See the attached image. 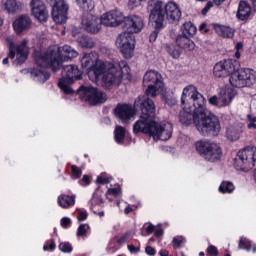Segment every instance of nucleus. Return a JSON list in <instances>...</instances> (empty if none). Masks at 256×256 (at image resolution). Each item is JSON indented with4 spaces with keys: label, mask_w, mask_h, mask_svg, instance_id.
Wrapping results in <instances>:
<instances>
[{
    "label": "nucleus",
    "mask_w": 256,
    "mask_h": 256,
    "mask_svg": "<svg viewBox=\"0 0 256 256\" xmlns=\"http://www.w3.org/2000/svg\"><path fill=\"white\" fill-rule=\"evenodd\" d=\"M151 95H143L136 98L135 109L141 111L140 119L134 124L133 132L146 133L153 137L154 141H169L173 135V125L171 123L155 122V102L150 99Z\"/></svg>",
    "instance_id": "1"
},
{
    "label": "nucleus",
    "mask_w": 256,
    "mask_h": 256,
    "mask_svg": "<svg viewBox=\"0 0 256 256\" xmlns=\"http://www.w3.org/2000/svg\"><path fill=\"white\" fill-rule=\"evenodd\" d=\"M61 75L58 81V87L66 95L76 93L79 99L86 101L89 105H99V103H105L107 101V94L95 87L81 85L76 91L69 87V85H73L75 81L83 77V72L79 70L77 65H62Z\"/></svg>",
    "instance_id": "2"
},
{
    "label": "nucleus",
    "mask_w": 256,
    "mask_h": 256,
    "mask_svg": "<svg viewBox=\"0 0 256 256\" xmlns=\"http://www.w3.org/2000/svg\"><path fill=\"white\" fill-rule=\"evenodd\" d=\"M79 55L75 49L69 45L63 47L51 46L44 53L40 51H34L33 57L36 65L45 69L49 67L52 71H59L63 61L69 59H75Z\"/></svg>",
    "instance_id": "3"
},
{
    "label": "nucleus",
    "mask_w": 256,
    "mask_h": 256,
    "mask_svg": "<svg viewBox=\"0 0 256 256\" xmlns=\"http://www.w3.org/2000/svg\"><path fill=\"white\" fill-rule=\"evenodd\" d=\"M181 103L184 105L186 111L194 113V117H198L205 113V111H209V109L205 107V97H203L202 94L197 91V87L193 85L184 88Z\"/></svg>",
    "instance_id": "4"
},
{
    "label": "nucleus",
    "mask_w": 256,
    "mask_h": 256,
    "mask_svg": "<svg viewBox=\"0 0 256 256\" xmlns=\"http://www.w3.org/2000/svg\"><path fill=\"white\" fill-rule=\"evenodd\" d=\"M194 125L202 135H211L212 137H217L221 132V123L219 122V118L206 110L202 114L194 117Z\"/></svg>",
    "instance_id": "5"
},
{
    "label": "nucleus",
    "mask_w": 256,
    "mask_h": 256,
    "mask_svg": "<svg viewBox=\"0 0 256 256\" xmlns=\"http://www.w3.org/2000/svg\"><path fill=\"white\" fill-rule=\"evenodd\" d=\"M256 161V147L248 146L237 153L234 159V167L237 171H250L255 167Z\"/></svg>",
    "instance_id": "6"
},
{
    "label": "nucleus",
    "mask_w": 256,
    "mask_h": 256,
    "mask_svg": "<svg viewBox=\"0 0 256 256\" xmlns=\"http://www.w3.org/2000/svg\"><path fill=\"white\" fill-rule=\"evenodd\" d=\"M230 84L232 87H237L241 89L243 87H251L255 85L256 76L253 73V70L249 68H242L239 67L231 74L229 78Z\"/></svg>",
    "instance_id": "7"
},
{
    "label": "nucleus",
    "mask_w": 256,
    "mask_h": 256,
    "mask_svg": "<svg viewBox=\"0 0 256 256\" xmlns=\"http://www.w3.org/2000/svg\"><path fill=\"white\" fill-rule=\"evenodd\" d=\"M196 151L206 159V161H219L223 152L217 143L211 141H198L196 143Z\"/></svg>",
    "instance_id": "8"
},
{
    "label": "nucleus",
    "mask_w": 256,
    "mask_h": 256,
    "mask_svg": "<svg viewBox=\"0 0 256 256\" xmlns=\"http://www.w3.org/2000/svg\"><path fill=\"white\" fill-rule=\"evenodd\" d=\"M149 23L154 26V29H163L165 27V10L163 8V1L149 0L148 1Z\"/></svg>",
    "instance_id": "9"
},
{
    "label": "nucleus",
    "mask_w": 256,
    "mask_h": 256,
    "mask_svg": "<svg viewBox=\"0 0 256 256\" xmlns=\"http://www.w3.org/2000/svg\"><path fill=\"white\" fill-rule=\"evenodd\" d=\"M143 85L147 87L145 93L151 97H157V91H163L164 83L161 74L157 71L150 70L145 73Z\"/></svg>",
    "instance_id": "10"
},
{
    "label": "nucleus",
    "mask_w": 256,
    "mask_h": 256,
    "mask_svg": "<svg viewBox=\"0 0 256 256\" xmlns=\"http://www.w3.org/2000/svg\"><path fill=\"white\" fill-rule=\"evenodd\" d=\"M116 47L125 59H131L135 51V36L128 32L120 34L116 39Z\"/></svg>",
    "instance_id": "11"
},
{
    "label": "nucleus",
    "mask_w": 256,
    "mask_h": 256,
    "mask_svg": "<svg viewBox=\"0 0 256 256\" xmlns=\"http://www.w3.org/2000/svg\"><path fill=\"white\" fill-rule=\"evenodd\" d=\"M124 71L129 73V66H127V64H124L123 69L121 67L117 68L113 65H110L102 77L105 87L121 85V81H123V73H125Z\"/></svg>",
    "instance_id": "12"
},
{
    "label": "nucleus",
    "mask_w": 256,
    "mask_h": 256,
    "mask_svg": "<svg viewBox=\"0 0 256 256\" xmlns=\"http://www.w3.org/2000/svg\"><path fill=\"white\" fill-rule=\"evenodd\" d=\"M52 7V19L55 23L63 24L67 23V11L69 6L65 3V0H46Z\"/></svg>",
    "instance_id": "13"
},
{
    "label": "nucleus",
    "mask_w": 256,
    "mask_h": 256,
    "mask_svg": "<svg viewBox=\"0 0 256 256\" xmlns=\"http://www.w3.org/2000/svg\"><path fill=\"white\" fill-rule=\"evenodd\" d=\"M9 58L15 59V51H16V60H14V65H23L25 61H27V57H29V47H27V40H23L19 45H15V43L11 42L9 44Z\"/></svg>",
    "instance_id": "14"
},
{
    "label": "nucleus",
    "mask_w": 256,
    "mask_h": 256,
    "mask_svg": "<svg viewBox=\"0 0 256 256\" xmlns=\"http://www.w3.org/2000/svg\"><path fill=\"white\" fill-rule=\"evenodd\" d=\"M239 67V62L228 59L224 61H220L215 64L213 68V74L215 77L221 78V77H231L235 71H237V68Z\"/></svg>",
    "instance_id": "15"
},
{
    "label": "nucleus",
    "mask_w": 256,
    "mask_h": 256,
    "mask_svg": "<svg viewBox=\"0 0 256 256\" xmlns=\"http://www.w3.org/2000/svg\"><path fill=\"white\" fill-rule=\"evenodd\" d=\"M101 25H103L102 18L100 19L89 12H85L82 15V26L88 33H99L101 31Z\"/></svg>",
    "instance_id": "16"
},
{
    "label": "nucleus",
    "mask_w": 256,
    "mask_h": 256,
    "mask_svg": "<svg viewBox=\"0 0 256 256\" xmlns=\"http://www.w3.org/2000/svg\"><path fill=\"white\" fill-rule=\"evenodd\" d=\"M126 18L121 11L117 9L110 10L102 15V25H105V27H118V25L125 24Z\"/></svg>",
    "instance_id": "17"
},
{
    "label": "nucleus",
    "mask_w": 256,
    "mask_h": 256,
    "mask_svg": "<svg viewBox=\"0 0 256 256\" xmlns=\"http://www.w3.org/2000/svg\"><path fill=\"white\" fill-rule=\"evenodd\" d=\"M123 27L126 29V33H130L131 35L141 33L145 27V21L141 16L137 15L126 17Z\"/></svg>",
    "instance_id": "18"
},
{
    "label": "nucleus",
    "mask_w": 256,
    "mask_h": 256,
    "mask_svg": "<svg viewBox=\"0 0 256 256\" xmlns=\"http://www.w3.org/2000/svg\"><path fill=\"white\" fill-rule=\"evenodd\" d=\"M109 69V66L103 61L98 60L91 69L88 70L87 75L90 79V81H93L94 83H97L105 73H107V70Z\"/></svg>",
    "instance_id": "19"
},
{
    "label": "nucleus",
    "mask_w": 256,
    "mask_h": 256,
    "mask_svg": "<svg viewBox=\"0 0 256 256\" xmlns=\"http://www.w3.org/2000/svg\"><path fill=\"white\" fill-rule=\"evenodd\" d=\"M30 7L32 9V14L38 21L45 22L49 18V13L45 4L41 0H32L30 2Z\"/></svg>",
    "instance_id": "20"
},
{
    "label": "nucleus",
    "mask_w": 256,
    "mask_h": 256,
    "mask_svg": "<svg viewBox=\"0 0 256 256\" xmlns=\"http://www.w3.org/2000/svg\"><path fill=\"white\" fill-rule=\"evenodd\" d=\"M164 14H166V19L170 23H179L181 19V10L179 6L173 2H169L164 6Z\"/></svg>",
    "instance_id": "21"
},
{
    "label": "nucleus",
    "mask_w": 256,
    "mask_h": 256,
    "mask_svg": "<svg viewBox=\"0 0 256 256\" xmlns=\"http://www.w3.org/2000/svg\"><path fill=\"white\" fill-rule=\"evenodd\" d=\"M115 115L121 121H129V119L135 115V111L131 105L118 104L115 108Z\"/></svg>",
    "instance_id": "22"
},
{
    "label": "nucleus",
    "mask_w": 256,
    "mask_h": 256,
    "mask_svg": "<svg viewBox=\"0 0 256 256\" xmlns=\"http://www.w3.org/2000/svg\"><path fill=\"white\" fill-rule=\"evenodd\" d=\"M29 27H31V18L27 15H22L13 22V29L17 35L27 31Z\"/></svg>",
    "instance_id": "23"
},
{
    "label": "nucleus",
    "mask_w": 256,
    "mask_h": 256,
    "mask_svg": "<svg viewBox=\"0 0 256 256\" xmlns=\"http://www.w3.org/2000/svg\"><path fill=\"white\" fill-rule=\"evenodd\" d=\"M237 19L239 21H247L249 17H251V6L247 1H240L239 6H238V11H237Z\"/></svg>",
    "instance_id": "24"
},
{
    "label": "nucleus",
    "mask_w": 256,
    "mask_h": 256,
    "mask_svg": "<svg viewBox=\"0 0 256 256\" xmlns=\"http://www.w3.org/2000/svg\"><path fill=\"white\" fill-rule=\"evenodd\" d=\"M214 30L219 37H223L224 39H233V37H235V30L231 27L214 24Z\"/></svg>",
    "instance_id": "25"
},
{
    "label": "nucleus",
    "mask_w": 256,
    "mask_h": 256,
    "mask_svg": "<svg viewBox=\"0 0 256 256\" xmlns=\"http://www.w3.org/2000/svg\"><path fill=\"white\" fill-rule=\"evenodd\" d=\"M189 37L183 33L176 37V43L180 49H188V51L195 49V43Z\"/></svg>",
    "instance_id": "26"
},
{
    "label": "nucleus",
    "mask_w": 256,
    "mask_h": 256,
    "mask_svg": "<svg viewBox=\"0 0 256 256\" xmlns=\"http://www.w3.org/2000/svg\"><path fill=\"white\" fill-rule=\"evenodd\" d=\"M98 60L99 58L93 53L85 54L81 59V65L89 73V69H93V66Z\"/></svg>",
    "instance_id": "27"
},
{
    "label": "nucleus",
    "mask_w": 256,
    "mask_h": 256,
    "mask_svg": "<svg viewBox=\"0 0 256 256\" xmlns=\"http://www.w3.org/2000/svg\"><path fill=\"white\" fill-rule=\"evenodd\" d=\"M179 121L182 125H192L195 123V113L184 109L179 113Z\"/></svg>",
    "instance_id": "28"
},
{
    "label": "nucleus",
    "mask_w": 256,
    "mask_h": 256,
    "mask_svg": "<svg viewBox=\"0 0 256 256\" xmlns=\"http://www.w3.org/2000/svg\"><path fill=\"white\" fill-rule=\"evenodd\" d=\"M30 74L32 75V77H36L40 83H45V81H47L49 77H51V74H49V72L44 71L43 68H32L30 70Z\"/></svg>",
    "instance_id": "29"
},
{
    "label": "nucleus",
    "mask_w": 256,
    "mask_h": 256,
    "mask_svg": "<svg viewBox=\"0 0 256 256\" xmlns=\"http://www.w3.org/2000/svg\"><path fill=\"white\" fill-rule=\"evenodd\" d=\"M58 203L63 209L75 205V196L61 195L58 197Z\"/></svg>",
    "instance_id": "30"
},
{
    "label": "nucleus",
    "mask_w": 256,
    "mask_h": 256,
    "mask_svg": "<svg viewBox=\"0 0 256 256\" xmlns=\"http://www.w3.org/2000/svg\"><path fill=\"white\" fill-rule=\"evenodd\" d=\"M77 41L83 49H93V47H95V41L89 36L82 35Z\"/></svg>",
    "instance_id": "31"
},
{
    "label": "nucleus",
    "mask_w": 256,
    "mask_h": 256,
    "mask_svg": "<svg viewBox=\"0 0 256 256\" xmlns=\"http://www.w3.org/2000/svg\"><path fill=\"white\" fill-rule=\"evenodd\" d=\"M233 92L231 90H222L219 94V101L222 102L223 105H229L231 101H233Z\"/></svg>",
    "instance_id": "32"
},
{
    "label": "nucleus",
    "mask_w": 256,
    "mask_h": 256,
    "mask_svg": "<svg viewBox=\"0 0 256 256\" xmlns=\"http://www.w3.org/2000/svg\"><path fill=\"white\" fill-rule=\"evenodd\" d=\"M76 3L86 13L95 9V2L93 0H76Z\"/></svg>",
    "instance_id": "33"
},
{
    "label": "nucleus",
    "mask_w": 256,
    "mask_h": 256,
    "mask_svg": "<svg viewBox=\"0 0 256 256\" xmlns=\"http://www.w3.org/2000/svg\"><path fill=\"white\" fill-rule=\"evenodd\" d=\"M197 33V27L193 25L191 22H186L183 24V32L182 34L187 35L188 37H193Z\"/></svg>",
    "instance_id": "34"
},
{
    "label": "nucleus",
    "mask_w": 256,
    "mask_h": 256,
    "mask_svg": "<svg viewBox=\"0 0 256 256\" xmlns=\"http://www.w3.org/2000/svg\"><path fill=\"white\" fill-rule=\"evenodd\" d=\"M4 7L8 13H15L19 11V4L17 3V0H7L4 3Z\"/></svg>",
    "instance_id": "35"
},
{
    "label": "nucleus",
    "mask_w": 256,
    "mask_h": 256,
    "mask_svg": "<svg viewBox=\"0 0 256 256\" xmlns=\"http://www.w3.org/2000/svg\"><path fill=\"white\" fill-rule=\"evenodd\" d=\"M226 137L227 139H229L230 141H237L240 137L239 135V130L233 128V127H229L226 130Z\"/></svg>",
    "instance_id": "36"
},
{
    "label": "nucleus",
    "mask_w": 256,
    "mask_h": 256,
    "mask_svg": "<svg viewBox=\"0 0 256 256\" xmlns=\"http://www.w3.org/2000/svg\"><path fill=\"white\" fill-rule=\"evenodd\" d=\"M114 133L116 143H122L125 140V128L122 126H117Z\"/></svg>",
    "instance_id": "37"
},
{
    "label": "nucleus",
    "mask_w": 256,
    "mask_h": 256,
    "mask_svg": "<svg viewBox=\"0 0 256 256\" xmlns=\"http://www.w3.org/2000/svg\"><path fill=\"white\" fill-rule=\"evenodd\" d=\"M235 186L231 182H222L219 191L220 193H233Z\"/></svg>",
    "instance_id": "38"
},
{
    "label": "nucleus",
    "mask_w": 256,
    "mask_h": 256,
    "mask_svg": "<svg viewBox=\"0 0 256 256\" xmlns=\"http://www.w3.org/2000/svg\"><path fill=\"white\" fill-rule=\"evenodd\" d=\"M166 51H167V53H169V55H171V57H173L174 59H178L179 51L177 49H175V45L167 44L166 45Z\"/></svg>",
    "instance_id": "39"
},
{
    "label": "nucleus",
    "mask_w": 256,
    "mask_h": 256,
    "mask_svg": "<svg viewBox=\"0 0 256 256\" xmlns=\"http://www.w3.org/2000/svg\"><path fill=\"white\" fill-rule=\"evenodd\" d=\"M239 249H246V251H251V242L245 238H241L239 242Z\"/></svg>",
    "instance_id": "40"
},
{
    "label": "nucleus",
    "mask_w": 256,
    "mask_h": 256,
    "mask_svg": "<svg viewBox=\"0 0 256 256\" xmlns=\"http://www.w3.org/2000/svg\"><path fill=\"white\" fill-rule=\"evenodd\" d=\"M59 249L63 253H71L73 251V247L69 244V242L60 243Z\"/></svg>",
    "instance_id": "41"
},
{
    "label": "nucleus",
    "mask_w": 256,
    "mask_h": 256,
    "mask_svg": "<svg viewBox=\"0 0 256 256\" xmlns=\"http://www.w3.org/2000/svg\"><path fill=\"white\" fill-rule=\"evenodd\" d=\"M87 229H89V225L81 224L77 232L78 237H85V235H87Z\"/></svg>",
    "instance_id": "42"
},
{
    "label": "nucleus",
    "mask_w": 256,
    "mask_h": 256,
    "mask_svg": "<svg viewBox=\"0 0 256 256\" xmlns=\"http://www.w3.org/2000/svg\"><path fill=\"white\" fill-rule=\"evenodd\" d=\"M162 28H155V30L150 34L149 41L150 43H155L157 41V37L159 36V31H161Z\"/></svg>",
    "instance_id": "43"
},
{
    "label": "nucleus",
    "mask_w": 256,
    "mask_h": 256,
    "mask_svg": "<svg viewBox=\"0 0 256 256\" xmlns=\"http://www.w3.org/2000/svg\"><path fill=\"white\" fill-rule=\"evenodd\" d=\"M162 97H163L164 102L167 105L172 106V105H175L177 103V100H175L173 97H169V96H167L165 94H163Z\"/></svg>",
    "instance_id": "44"
},
{
    "label": "nucleus",
    "mask_w": 256,
    "mask_h": 256,
    "mask_svg": "<svg viewBox=\"0 0 256 256\" xmlns=\"http://www.w3.org/2000/svg\"><path fill=\"white\" fill-rule=\"evenodd\" d=\"M81 169H79V167L72 165V175L76 178L79 179V177H81Z\"/></svg>",
    "instance_id": "45"
},
{
    "label": "nucleus",
    "mask_w": 256,
    "mask_h": 256,
    "mask_svg": "<svg viewBox=\"0 0 256 256\" xmlns=\"http://www.w3.org/2000/svg\"><path fill=\"white\" fill-rule=\"evenodd\" d=\"M207 253H209V255H211V256H217V255H219V252L217 251V247H215V246H213V245H211V246L208 247Z\"/></svg>",
    "instance_id": "46"
},
{
    "label": "nucleus",
    "mask_w": 256,
    "mask_h": 256,
    "mask_svg": "<svg viewBox=\"0 0 256 256\" xmlns=\"http://www.w3.org/2000/svg\"><path fill=\"white\" fill-rule=\"evenodd\" d=\"M61 225L62 227H64V229H67V227H69V225H71V219L64 217L61 219Z\"/></svg>",
    "instance_id": "47"
},
{
    "label": "nucleus",
    "mask_w": 256,
    "mask_h": 256,
    "mask_svg": "<svg viewBox=\"0 0 256 256\" xmlns=\"http://www.w3.org/2000/svg\"><path fill=\"white\" fill-rule=\"evenodd\" d=\"M127 239H131V232H126L120 239H118V243H125Z\"/></svg>",
    "instance_id": "48"
},
{
    "label": "nucleus",
    "mask_w": 256,
    "mask_h": 256,
    "mask_svg": "<svg viewBox=\"0 0 256 256\" xmlns=\"http://www.w3.org/2000/svg\"><path fill=\"white\" fill-rule=\"evenodd\" d=\"M211 7H213V2H207L206 6L202 9V15L209 13V9H211Z\"/></svg>",
    "instance_id": "49"
},
{
    "label": "nucleus",
    "mask_w": 256,
    "mask_h": 256,
    "mask_svg": "<svg viewBox=\"0 0 256 256\" xmlns=\"http://www.w3.org/2000/svg\"><path fill=\"white\" fill-rule=\"evenodd\" d=\"M96 183H99L101 185H105L107 183H109V178H103V176H98Z\"/></svg>",
    "instance_id": "50"
},
{
    "label": "nucleus",
    "mask_w": 256,
    "mask_h": 256,
    "mask_svg": "<svg viewBox=\"0 0 256 256\" xmlns=\"http://www.w3.org/2000/svg\"><path fill=\"white\" fill-rule=\"evenodd\" d=\"M208 101L210 105H215L216 107L219 105V98H217V96H212Z\"/></svg>",
    "instance_id": "51"
},
{
    "label": "nucleus",
    "mask_w": 256,
    "mask_h": 256,
    "mask_svg": "<svg viewBox=\"0 0 256 256\" xmlns=\"http://www.w3.org/2000/svg\"><path fill=\"white\" fill-rule=\"evenodd\" d=\"M109 195H120L121 194V189L119 188H110L108 190Z\"/></svg>",
    "instance_id": "52"
},
{
    "label": "nucleus",
    "mask_w": 256,
    "mask_h": 256,
    "mask_svg": "<svg viewBox=\"0 0 256 256\" xmlns=\"http://www.w3.org/2000/svg\"><path fill=\"white\" fill-rule=\"evenodd\" d=\"M87 217H88V214L84 211V212H79L77 219L78 221H85Z\"/></svg>",
    "instance_id": "53"
},
{
    "label": "nucleus",
    "mask_w": 256,
    "mask_h": 256,
    "mask_svg": "<svg viewBox=\"0 0 256 256\" xmlns=\"http://www.w3.org/2000/svg\"><path fill=\"white\" fill-rule=\"evenodd\" d=\"M145 251H146L147 255H150V256H154L155 255V248H153L151 246H147L145 248Z\"/></svg>",
    "instance_id": "54"
},
{
    "label": "nucleus",
    "mask_w": 256,
    "mask_h": 256,
    "mask_svg": "<svg viewBox=\"0 0 256 256\" xmlns=\"http://www.w3.org/2000/svg\"><path fill=\"white\" fill-rule=\"evenodd\" d=\"M145 0H129V5H132V7H137L138 5H141V2Z\"/></svg>",
    "instance_id": "55"
},
{
    "label": "nucleus",
    "mask_w": 256,
    "mask_h": 256,
    "mask_svg": "<svg viewBox=\"0 0 256 256\" xmlns=\"http://www.w3.org/2000/svg\"><path fill=\"white\" fill-rule=\"evenodd\" d=\"M153 231H155V226L153 224H149V226L146 228V233H148V235H151Z\"/></svg>",
    "instance_id": "56"
},
{
    "label": "nucleus",
    "mask_w": 256,
    "mask_h": 256,
    "mask_svg": "<svg viewBox=\"0 0 256 256\" xmlns=\"http://www.w3.org/2000/svg\"><path fill=\"white\" fill-rule=\"evenodd\" d=\"M173 246L176 247L177 249H179V247H181V240H179L178 238H174Z\"/></svg>",
    "instance_id": "57"
},
{
    "label": "nucleus",
    "mask_w": 256,
    "mask_h": 256,
    "mask_svg": "<svg viewBox=\"0 0 256 256\" xmlns=\"http://www.w3.org/2000/svg\"><path fill=\"white\" fill-rule=\"evenodd\" d=\"M128 249L131 253H137L139 248L135 247L134 245H128Z\"/></svg>",
    "instance_id": "58"
},
{
    "label": "nucleus",
    "mask_w": 256,
    "mask_h": 256,
    "mask_svg": "<svg viewBox=\"0 0 256 256\" xmlns=\"http://www.w3.org/2000/svg\"><path fill=\"white\" fill-rule=\"evenodd\" d=\"M206 27H207V24L202 23V24L200 25L199 30H200V31H204V33H209V29H206Z\"/></svg>",
    "instance_id": "59"
},
{
    "label": "nucleus",
    "mask_w": 256,
    "mask_h": 256,
    "mask_svg": "<svg viewBox=\"0 0 256 256\" xmlns=\"http://www.w3.org/2000/svg\"><path fill=\"white\" fill-rule=\"evenodd\" d=\"M82 181H84V183H86V185H89V183H91V178H89V176L84 175L82 178Z\"/></svg>",
    "instance_id": "60"
},
{
    "label": "nucleus",
    "mask_w": 256,
    "mask_h": 256,
    "mask_svg": "<svg viewBox=\"0 0 256 256\" xmlns=\"http://www.w3.org/2000/svg\"><path fill=\"white\" fill-rule=\"evenodd\" d=\"M163 235V229H158L155 231V237H161Z\"/></svg>",
    "instance_id": "61"
},
{
    "label": "nucleus",
    "mask_w": 256,
    "mask_h": 256,
    "mask_svg": "<svg viewBox=\"0 0 256 256\" xmlns=\"http://www.w3.org/2000/svg\"><path fill=\"white\" fill-rule=\"evenodd\" d=\"M248 121H250V123H256V117L255 116H251V115H248Z\"/></svg>",
    "instance_id": "62"
},
{
    "label": "nucleus",
    "mask_w": 256,
    "mask_h": 256,
    "mask_svg": "<svg viewBox=\"0 0 256 256\" xmlns=\"http://www.w3.org/2000/svg\"><path fill=\"white\" fill-rule=\"evenodd\" d=\"M248 129H256V124H255V122H249V123H248Z\"/></svg>",
    "instance_id": "63"
},
{
    "label": "nucleus",
    "mask_w": 256,
    "mask_h": 256,
    "mask_svg": "<svg viewBox=\"0 0 256 256\" xmlns=\"http://www.w3.org/2000/svg\"><path fill=\"white\" fill-rule=\"evenodd\" d=\"M159 255H160V256H169V252H168L167 250H161V251L159 252Z\"/></svg>",
    "instance_id": "64"
}]
</instances>
